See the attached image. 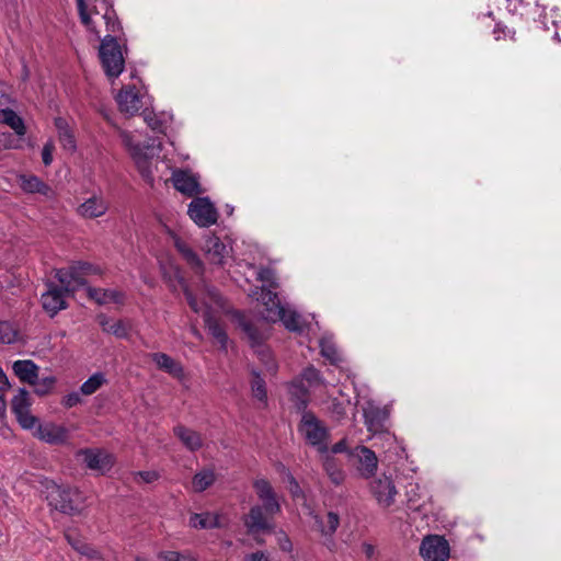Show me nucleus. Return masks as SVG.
<instances>
[{
  "label": "nucleus",
  "mask_w": 561,
  "mask_h": 561,
  "mask_svg": "<svg viewBox=\"0 0 561 561\" xmlns=\"http://www.w3.org/2000/svg\"><path fill=\"white\" fill-rule=\"evenodd\" d=\"M298 432L308 444L317 447L320 454L329 453V430L313 412H305L301 414Z\"/></svg>",
  "instance_id": "1"
},
{
  "label": "nucleus",
  "mask_w": 561,
  "mask_h": 561,
  "mask_svg": "<svg viewBox=\"0 0 561 561\" xmlns=\"http://www.w3.org/2000/svg\"><path fill=\"white\" fill-rule=\"evenodd\" d=\"M99 56L108 78H117L123 72L125 60L116 37L108 34L102 39Z\"/></svg>",
  "instance_id": "2"
},
{
  "label": "nucleus",
  "mask_w": 561,
  "mask_h": 561,
  "mask_svg": "<svg viewBox=\"0 0 561 561\" xmlns=\"http://www.w3.org/2000/svg\"><path fill=\"white\" fill-rule=\"evenodd\" d=\"M77 497H79L78 492L69 488H64L54 482L46 486L48 505L60 513L67 515L79 514L80 510L76 504Z\"/></svg>",
  "instance_id": "3"
},
{
  "label": "nucleus",
  "mask_w": 561,
  "mask_h": 561,
  "mask_svg": "<svg viewBox=\"0 0 561 561\" xmlns=\"http://www.w3.org/2000/svg\"><path fill=\"white\" fill-rule=\"evenodd\" d=\"M274 515L267 514L259 504L253 505L249 513L243 516V525L247 534L256 538L261 534H271L275 529ZM257 543L263 541L255 539Z\"/></svg>",
  "instance_id": "4"
},
{
  "label": "nucleus",
  "mask_w": 561,
  "mask_h": 561,
  "mask_svg": "<svg viewBox=\"0 0 561 561\" xmlns=\"http://www.w3.org/2000/svg\"><path fill=\"white\" fill-rule=\"evenodd\" d=\"M369 491L378 505L383 508L390 507L394 503L396 495L398 494L392 477L386 473L373 477L369 483Z\"/></svg>",
  "instance_id": "5"
},
{
  "label": "nucleus",
  "mask_w": 561,
  "mask_h": 561,
  "mask_svg": "<svg viewBox=\"0 0 561 561\" xmlns=\"http://www.w3.org/2000/svg\"><path fill=\"white\" fill-rule=\"evenodd\" d=\"M188 216L199 227H209L216 224L218 213L207 197H196L188 204Z\"/></svg>",
  "instance_id": "6"
},
{
  "label": "nucleus",
  "mask_w": 561,
  "mask_h": 561,
  "mask_svg": "<svg viewBox=\"0 0 561 561\" xmlns=\"http://www.w3.org/2000/svg\"><path fill=\"white\" fill-rule=\"evenodd\" d=\"M31 402L28 400V392L26 389L21 388L11 401L12 412L15 414L19 424L24 430H32L38 423V419L31 414Z\"/></svg>",
  "instance_id": "7"
},
{
  "label": "nucleus",
  "mask_w": 561,
  "mask_h": 561,
  "mask_svg": "<svg viewBox=\"0 0 561 561\" xmlns=\"http://www.w3.org/2000/svg\"><path fill=\"white\" fill-rule=\"evenodd\" d=\"M234 319L239 328L245 334L251 347L256 350V352L262 356V359L268 357V353L264 350V341L267 337L265 332L260 330L251 320L247 319V317L241 312H236Z\"/></svg>",
  "instance_id": "8"
},
{
  "label": "nucleus",
  "mask_w": 561,
  "mask_h": 561,
  "mask_svg": "<svg viewBox=\"0 0 561 561\" xmlns=\"http://www.w3.org/2000/svg\"><path fill=\"white\" fill-rule=\"evenodd\" d=\"M420 554L426 561H447L449 557L448 542L439 536H428L423 539Z\"/></svg>",
  "instance_id": "9"
},
{
  "label": "nucleus",
  "mask_w": 561,
  "mask_h": 561,
  "mask_svg": "<svg viewBox=\"0 0 561 561\" xmlns=\"http://www.w3.org/2000/svg\"><path fill=\"white\" fill-rule=\"evenodd\" d=\"M253 488L256 492L259 500L262 503L259 505L263 507V511L274 516L280 513L282 507L276 496V493L271 483L266 479L255 480L253 483Z\"/></svg>",
  "instance_id": "10"
},
{
  "label": "nucleus",
  "mask_w": 561,
  "mask_h": 561,
  "mask_svg": "<svg viewBox=\"0 0 561 561\" xmlns=\"http://www.w3.org/2000/svg\"><path fill=\"white\" fill-rule=\"evenodd\" d=\"M350 455L358 460L357 470L362 478L375 477L378 459L376 454L366 446L359 445L350 451Z\"/></svg>",
  "instance_id": "11"
},
{
  "label": "nucleus",
  "mask_w": 561,
  "mask_h": 561,
  "mask_svg": "<svg viewBox=\"0 0 561 561\" xmlns=\"http://www.w3.org/2000/svg\"><path fill=\"white\" fill-rule=\"evenodd\" d=\"M66 291L53 283L48 284V289L42 294L41 301L43 309L50 316H56L60 310L67 308L65 300Z\"/></svg>",
  "instance_id": "12"
},
{
  "label": "nucleus",
  "mask_w": 561,
  "mask_h": 561,
  "mask_svg": "<svg viewBox=\"0 0 561 561\" xmlns=\"http://www.w3.org/2000/svg\"><path fill=\"white\" fill-rule=\"evenodd\" d=\"M203 250L208 262L214 265L222 266L229 256L228 247L215 234L206 236Z\"/></svg>",
  "instance_id": "13"
},
{
  "label": "nucleus",
  "mask_w": 561,
  "mask_h": 561,
  "mask_svg": "<svg viewBox=\"0 0 561 561\" xmlns=\"http://www.w3.org/2000/svg\"><path fill=\"white\" fill-rule=\"evenodd\" d=\"M154 141L156 140L152 139V142H147V144L138 142V144L130 145L131 156L136 161V164H137V168H138L140 174L146 180H152V173H151L150 165H149L150 164L149 159L153 154V152H151L149 154L148 151L149 150L153 151Z\"/></svg>",
  "instance_id": "14"
},
{
  "label": "nucleus",
  "mask_w": 561,
  "mask_h": 561,
  "mask_svg": "<svg viewBox=\"0 0 561 561\" xmlns=\"http://www.w3.org/2000/svg\"><path fill=\"white\" fill-rule=\"evenodd\" d=\"M116 102L121 112L134 116L142 106L139 92L135 87L123 88L116 95Z\"/></svg>",
  "instance_id": "15"
},
{
  "label": "nucleus",
  "mask_w": 561,
  "mask_h": 561,
  "mask_svg": "<svg viewBox=\"0 0 561 561\" xmlns=\"http://www.w3.org/2000/svg\"><path fill=\"white\" fill-rule=\"evenodd\" d=\"M260 299L264 306L262 318L267 322H277V318H282L283 307L277 294L263 286Z\"/></svg>",
  "instance_id": "16"
},
{
  "label": "nucleus",
  "mask_w": 561,
  "mask_h": 561,
  "mask_svg": "<svg viewBox=\"0 0 561 561\" xmlns=\"http://www.w3.org/2000/svg\"><path fill=\"white\" fill-rule=\"evenodd\" d=\"M34 436L48 444H61L67 440L68 432L64 426L54 423L36 425Z\"/></svg>",
  "instance_id": "17"
},
{
  "label": "nucleus",
  "mask_w": 561,
  "mask_h": 561,
  "mask_svg": "<svg viewBox=\"0 0 561 561\" xmlns=\"http://www.w3.org/2000/svg\"><path fill=\"white\" fill-rule=\"evenodd\" d=\"M171 237L173 239L175 249L183 256L186 263L194 270L197 275L203 276L205 272V265L199 259L198 254L175 233H171Z\"/></svg>",
  "instance_id": "18"
},
{
  "label": "nucleus",
  "mask_w": 561,
  "mask_h": 561,
  "mask_svg": "<svg viewBox=\"0 0 561 561\" xmlns=\"http://www.w3.org/2000/svg\"><path fill=\"white\" fill-rule=\"evenodd\" d=\"M84 456V462L89 469L98 470L102 473L108 471L113 463L112 455L99 450V449H87L82 451Z\"/></svg>",
  "instance_id": "19"
},
{
  "label": "nucleus",
  "mask_w": 561,
  "mask_h": 561,
  "mask_svg": "<svg viewBox=\"0 0 561 561\" xmlns=\"http://www.w3.org/2000/svg\"><path fill=\"white\" fill-rule=\"evenodd\" d=\"M107 209V202L102 196L93 195L80 204L77 211L85 219H93L103 216Z\"/></svg>",
  "instance_id": "20"
},
{
  "label": "nucleus",
  "mask_w": 561,
  "mask_h": 561,
  "mask_svg": "<svg viewBox=\"0 0 561 561\" xmlns=\"http://www.w3.org/2000/svg\"><path fill=\"white\" fill-rule=\"evenodd\" d=\"M388 419V412L375 404L369 403L364 408V420L367 430L370 433H379L383 430Z\"/></svg>",
  "instance_id": "21"
},
{
  "label": "nucleus",
  "mask_w": 561,
  "mask_h": 561,
  "mask_svg": "<svg viewBox=\"0 0 561 561\" xmlns=\"http://www.w3.org/2000/svg\"><path fill=\"white\" fill-rule=\"evenodd\" d=\"M289 399L297 412L304 414L309 403V390L302 380L295 379L288 385Z\"/></svg>",
  "instance_id": "22"
},
{
  "label": "nucleus",
  "mask_w": 561,
  "mask_h": 561,
  "mask_svg": "<svg viewBox=\"0 0 561 561\" xmlns=\"http://www.w3.org/2000/svg\"><path fill=\"white\" fill-rule=\"evenodd\" d=\"M150 357L160 370L165 371L180 380L184 378L183 366L170 355L158 352L150 354Z\"/></svg>",
  "instance_id": "23"
},
{
  "label": "nucleus",
  "mask_w": 561,
  "mask_h": 561,
  "mask_svg": "<svg viewBox=\"0 0 561 561\" xmlns=\"http://www.w3.org/2000/svg\"><path fill=\"white\" fill-rule=\"evenodd\" d=\"M14 375L21 382L33 385L38 377L39 367L31 359H19L12 365Z\"/></svg>",
  "instance_id": "24"
},
{
  "label": "nucleus",
  "mask_w": 561,
  "mask_h": 561,
  "mask_svg": "<svg viewBox=\"0 0 561 561\" xmlns=\"http://www.w3.org/2000/svg\"><path fill=\"white\" fill-rule=\"evenodd\" d=\"M173 433L190 451H196L203 446L201 434L192 428L179 424L174 426Z\"/></svg>",
  "instance_id": "25"
},
{
  "label": "nucleus",
  "mask_w": 561,
  "mask_h": 561,
  "mask_svg": "<svg viewBox=\"0 0 561 561\" xmlns=\"http://www.w3.org/2000/svg\"><path fill=\"white\" fill-rule=\"evenodd\" d=\"M173 184L179 192L190 197L199 193L198 181L193 175L185 171H180L176 174H174Z\"/></svg>",
  "instance_id": "26"
},
{
  "label": "nucleus",
  "mask_w": 561,
  "mask_h": 561,
  "mask_svg": "<svg viewBox=\"0 0 561 561\" xmlns=\"http://www.w3.org/2000/svg\"><path fill=\"white\" fill-rule=\"evenodd\" d=\"M54 124L58 131V139L62 148L71 152L75 151L77 149V142L67 121L62 117H56L54 119Z\"/></svg>",
  "instance_id": "27"
},
{
  "label": "nucleus",
  "mask_w": 561,
  "mask_h": 561,
  "mask_svg": "<svg viewBox=\"0 0 561 561\" xmlns=\"http://www.w3.org/2000/svg\"><path fill=\"white\" fill-rule=\"evenodd\" d=\"M205 327L208 329L209 333L216 339L221 347L226 348L228 342V335L221 324L218 322L216 318L213 317L211 311L207 308L203 313Z\"/></svg>",
  "instance_id": "28"
},
{
  "label": "nucleus",
  "mask_w": 561,
  "mask_h": 561,
  "mask_svg": "<svg viewBox=\"0 0 561 561\" xmlns=\"http://www.w3.org/2000/svg\"><path fill=\"white\" fill-rule=\"evenodd\" d=\"M88 295L90 298L94 299L99 305H105L108 302L121 304L124 298L121 291L112 289H100L93 287H88Z\"/></svg>",
  "instance_id": "29"
},
{
  "label": "nucleus",
  "mask_w": 561,
  "mask_h": 561,
  "mask_svg": "<svg viewBox=\"0 0 561 561\" xmlns=\"http://www.w3.org/2000/svg\"><path fill=\"white\" fill-rule=\"evenodd\" d=\"M313 519L317 529L322 536H332L340 525V517L334 512H329L325 518H322L319 515H313Z\"/></svg>",
  "instance_id": "30"
},
{
  "label": "nucleus",
  "mask_w": 561,
  "mask_h": 561,
  "mask_svg": "<svg viewBox=\"0 0 561 561\" xmlns=\"http://www.w3.org/2000/svg\"><path fill=\"white\" fill-rule=\"evenodd\" d=\"M0 123L11 127L18 136H24L26 133L22 117L9 107L0 110Z\"/></svg>",
  "instance_id": "31"
},
{
  "label": "nucleus",
  "mask_w": 561,
  "mask_h": 561,
  "mask_svg": "<svg viewBox=\"0 0 561 561\" xmlns=\"http://www.w3.org/2000/svg\"><path fill=\"white\" fill-rule=\"evenodd\" d=\"M190 526L196 529L219 528V517L211 513H194L190 517Z\"/></svg>",
  "instance_id": "32"
},
{
  "label": "nucleus",
  "mask_w": 561,
  "mask_h": 561,
  "mask_svg": "<svg viewBox=\"0 0 561 561\" xmlns=\"http://www.w3.org/2000/svg\"><path fill=\"white\" fill-rule=\"evenodd\" d=\"M323 469L325 470L332 483H334L335 485H341L344 482L345 472L343 471L336 459L330 456L329 454H325Z\"/></svg>",
  "instance_id": "33"
},
{
  "label": "nucleus",
  "mask_w": 561,
  "mask_h": 561,
  "mask_svg": "<svg viewBox=\"0 0 561 561\" xmlns=\"http://www.w3.org/2000/svg\"><path fill=\"white\" fill-rule=\"evenodd\" d=\"M282 318H277V321H282L285 328L291 332H301V317L300 314L291 309L282 307Z\"/></svg>",
  "instance_id": "34"
},
{
  "label": "nucleus",
  "mask_w": 561,
  "mask_h": 561,
  "mask_svg": "<svg viewBox=\"0 0 561 561\" xmlns=\"http://www.w3.org/2000/svg\"><path fill=\"white\" fill-rule=\"evenodd\" d=\"M216 476L211 469H203L194 474L192 485L195 492H203L215 482Z\"/></svg>",
  "instance_id": "35"
},
{
  "label": "nucleus",
  "mask_w": 561,
  "mask_h": 561,
  "mask_svg": "<svg viewBox=\"0 0 561 561\" xmlns=\"http://www.w3.org/2000/svg\"><path fill=\"white\" fill-rule=\"evenodd\" d=\"M66 539L68 543L80 554L88 557L89 559H99L100 552L93 548L91 545L72 537L71 535L67 534Z\"/></svg>",
  "instance_id": "36"
},
{
  "label": "nucleus",
  "mask_w": 561,
  "mask_h": 561,
  "mask_svg": "<svg viewBox=\"0 0 561 561\" xmlns=\"http://www.w3.org/2000/svg\"><path fill=\"white\" fill-rule=\"evenodd\" d=\"M106 383L105 375L101 371L94 373L80 387V392L84 396H91Z\"/></svg>",
  "instance_id": "37"
},
{
  "label": "nucleus",
  "mask_w": 561,
  "mask_h": 561,
  "mask_svg": "<svg viewBox=\"0 0 561 561\" xmlns=\"http://www.w3.org/2000/svg\"><path fill=\"white\" fill-rule=\"evenodd\" d=\"M160 561H197V556L191 550H164L158 553Z\"/></svg>",
  "instance_id": "38"
},
{
  "label": "nucleus",
  "mask_w": 561,
  "mask_h": 561,
  "mask_svg": "<svg viewBox=\"0 0 561 561\" xmlns=\"http://www.w3.org/2000/svg\"><path fill=\"white\" fill-rule=\"evenodd\" d=\"M253 379L251 381V390L253 393V397L257 399L261 402L267 401V391H266V385L265 380L261 376L260 373L256 370L252 371Z\"/></svg>",
  "instance_id": "39"
},
{
  "label": "nucleus",
  "mask_w": 561,
  "mask_h": 561,
  "mask_svg": "<svg viewBox=\"0 0 561 561\" xmlns=\"http://www.w3.org/2000/svg\"><path fill=\"white\" fill-rule=\"evenodd\" d=\"M21 187L24 192L27 193H45L47 190V185L34 175H22Z\"/></svg>",
  "instance_id": "40"
},
{
  "label": "nucleus",
  "mask_w": 561,
  "mask_h": 561,
  "mask_svg": "<svg viewBox=\"0 0 561 561\" xmlns=\"http://www.w3.org/2000/svg\"><path fill=\"white\" fill-rule=\"evenodd\" d=\"M19 339V332L9 321H0V343L13 344Z\"/></svg>",
  "instance_id": "41"
},
{
  "label": "nucleus",
  "mask_w": 561,
  "mask_h": 561,
  "mask_svg": "<svg viewBox=\"0 0 561 561\" xmlns=\"http://www.w3.org/2000/svg\"><path fill=\"white\" fill-rule=\"evenodd\" d=\"M102 5L104 7V13L102 14V19L106 24V30L111 33H117L121 30V25L117 20L115 10L107 3Z\"/></svg>",
  "instance_id": "42"
},
{
  "label": "nucleus",
  "mask_w": 561,
  "mask_h": 561,
  "mask_svg": "<svg viewBox=\"0 0 561 561\" xmlns=\"http://www.w3.org/2000/svg\"><path fill=\"white\" fill-rule=\"evenodd\" d=\"M298 380L307 381L310 387L318 385H325V380L321 376V373L313 366H308L301 373V377Z\"/></svg>",
  "instance_id": "43"
},
{
  "label": "nucleus",
  "mask_w": 561,
  "mask_h": 561,
  "mask_svg": "<svg viewBox=\"0 0 561 561\" xmlns=\"http://www.w3.org/2000/svg\"><path fill=\"white\" fill-rule=\"evenodd\" d=\"M56 383V378L54 376H48V377H44L42 379H39L38 377L36 378V382H34L32 386L34 387V392L37 394V396H46L48 394L54 386Z\"/></svg>",
  "instance_id": "44"
},
{
  "label": "nucleus",
  "mask_w": 561,
  "mask_h": 561,
  "mask_svg": "<svg viewBox=\"0 0 561 561\" xmlns=\"http://www.w3.org/2000/svg\"><path fill=\"white\" fill-rule=\"evenodd\" d=\"M320 346L321 355L329 359L331 363L335 364L341 360V356L334 344L327 341H321Z\"/></svg>",
  "instance_id": "45"
},
{
  "label": "nucleus",
  "mask_w": 561,
  "mask_h": 561,
  "mask_svg": "<svg viewBox=\"0 0 561 561\" xmlns=\"http://www.w3.org/2000/svg\"><path fill=\"white\" fill-rule=\"evenodd\" d=\"M72 275V264L68 268H59L56 271V278L62 285L61 289L66 293H69V287L71 285V276Z\"/></svg>",
  "instance_id": "46"
},
{
  "label": "nucleus",
  "mask_w": 561,
  "mask_h": 561,
  "mask_svg": "<svg viewBox=\"0 0 561 561\" xmlns=\"http://www.w3.org/2000/svg\"><path fill=\"white\" fill-rule=\"evenodd\" d=\"M71 285L69 287V291H76L80 287H83L87 285V282L84 279V272H81L79 268H77V265L72 264V275H71Z\"/></svg>",
  "instance_id": "47"
},
{
  "label": "nucleus",
  "mask_w": 561,
  "mask_h": 561,
  "mask_svg": "<svg viewBox=\"0 0 561 561\" xmlns=\"http://www.w3.org/2000/svg\"><path fill=\"white\" fill-rule=\"evenodd\" d=\"M328 410L335 420H342L346 415V407L344 402L339 401L337 399L330 401Z\"/></svg>",
  "instance_id": "48"
},
{
  "label": "nucleus",
  "mask_w": 561,
  "mask_h": 561,
  "mask_svg": "<svg viewBox=\"0 0 561 561\" xmlns=\"http://www.w3.org/2000/svg\"><path fill=\"white\" fill-rule=\"evenodd\" d=\"M107 333L119 339H125L128 335V327L123 320L113 321L111 327L107 329Z\"/></svg>",
  "instance_id": "49"
},
{
  "label": "nucleus",
  "mask_w": 561,
  "mask_h": 561,
  "mask_svg": "<svg viewBox=\"0 0 561 561\" xmlns=\"http://www.w3.org/2000/svg\"><path fill=\"white\" fill-rule=\"evenodd\" d=\"M283 469H284V471H286V479L289 484L288 489H289L290 494L294 497L302 496V494H304L302 490H301L298 481L296 480V478L291 474L290 471L286 470L285 467H283Z\"/></svg>",
  "instance_id": "50"
},
{
  "label": "nucleus",
  "mask_w": 561,
  "mask_h": 561,
  "mask_svg": "<svg viewBox=\"0 0 561 561\" xmlns=\"http://www.w3.org/2000/svg\"><path fill=\"white\" fill-rule=\"evenodd\" d=\"M257 279L272 287L276 286L274 271L270 267H260L257 271Z\"/></svg>",
  "instance_id": "51"
},
{
  "label": "nucleus",
  "mask_w": 561,
  "mask_h": 561,
  "mask_svg": "<svg viewBox=\"0 0 561 561\" xmlns=\"http://www.w3.org/2000/svg\"><path fill=\"white\" fill-rule=\"evenodd\" d=\"M183 293L191 309L196 313L201 312L203 308L186 284H183Z\"/></svg>",
  "instance_id": "52"
},
{
  "label": "nucleus",
  "mask_w": 561,
  "mask_h": 561,
  "mask_svg": "<svg viewBox=\"0 0 561 561\" xmlns=\"http://www.w3.org/2000/svg\"><path fill=\"white\" fill-rule=\"evenodd\" d=\"M144 119L147 125L154 131H162L163 124L153 113H145Z\"/></svg>",
  "instance_id": "53"
},
{
  "label": "nucleus",
  "mask_w": 561,
  "mask_h": 561,
  "mask_svg": "<svg viewBox=\"0 0 561 561\" xmlns=\"http://www.w3.org/2000/svg\"><path fill=\"white\" fill-rule=\"evenodd\" d=\"M82 401L81 397H80V393L79 392H70L68 394H66L62 400H61V404L67 408V409H70V408H73L78 404H80Z\"/></svg>",
  "instance_id": "54"
},
{
  "label": "nucleus",
  "mask_w": 561,
  "mask_h": 561,
  "mask_svg": "<svg viewBox=\"0 0 561 561\" xmlns=\"http://www.w3.org/2000/svg\"><path fill=\"white\" fill-rule=\"evenodd\" d=\"M55 150V145L51 140H48L42 149V160L45 165H49L53 162V152Z\"/></svg>",
  "instance_id": "55"
},
{
  "label": "nucleus",
  "mask_w": 561,
  "mask_h": 561,
  "mask_svg": "<svg viewBox=\"0 0 561 561\" xmlns=\"http://www.w3.org/2000/svg\"><path fill=\"white\" fill-rule=\"evenodd\" d=\"M137 477H139L141 479V481L145 483H152L160 478V474L158 471L149 470V471L137 472Z\"/></svg>",
  "instance_id": "56"
},
{
  "label": "nucleus",
  "mask_w": 561,
  "mask_h": 561,
  "mask_svg": "<svg viewBox=\"0 0 561 561\" xmlns=\"http://www.w3.org/2000/svg\"><path fill=\"white\" fill-rule=\"evenodd\" d=\"M75 264L77 265V268H79L81 272H84V275L98 274L100 272L99 267L93 266L88 262L78 261L75 262Z\"/></svg>",
  "instance_id": "57"
},
{
  "label": "nucleus",
  "mask_w": 561,
  "mask_h": 561,
  "mask_svg": "<svg viewBox=\"0 0 561 561\" xmlns=\"http://www.w3.org/2000/svg\"><path fill=\"white\" fill-rule=\"evenodd\" d=\"M243 561H268V559L263 551H256L245 556Z\"/></svg>",
  "instance_id": "58"
},
{
  "label": "nucleus",
  "mask_w": 561,
  "mask_h": 561,
  "mask_svg": "<svg viewBox=\"0 0 561 561\" xmlns=\"http://www.w3.org/2000/svg\"><path fill=\"white\" fill-rule=\"evenodd\" d=\"M330 450L332 454H341L347 451L346 439H341L340 442L335 443Z\"/></svg>",
  "instance_id": "59"
},
{
  "label": "nucleus",
  "mask_w": 561,
  "mask_h": 561,
  "mask_svg": "<svg viewBox=\"0 0 561 561\" xmlns=\"http://www.w3.org/2000/svg\"><path fill=\"white\" fill-rule=\"evenodd\" d=\"M99 324L101 325L102 330L107 333V329L111 327L113 321L105 314H100L98 317Z\"/></svg>",
  "instance_id": "60"
},
{
  "label": "nucleus",
  "mask_w": 561,
  "mask_h": 561,
  "mask_svg": "<svg viewBox=\"0 0 561 561\" xmlns=\"http://www.w3.org/2000/svg\"><path fill=\"white\" fill-rule=\"evenodd\" d=\"M279 546H280L282 550L287 551V552L291 551V549H293L290 539L284 533H283V538L279 539Z\"/></svg>",
  "instance_id": "61"
},
{
  "label": "nucleus",
  "mask_w": 561,
  "mask_h": 561,
  "mask_svg": "<svg viewBox=\"0 0 561 561\" xmlns=\"http://www.w3.org/2000/svg\"><path fill=\"white\" fill-rule=\"evenodd\" d=\"M8 101V87L2 81H0V104L7 103Z\"/></svg>",
  "instance_id": "62"
},
{
  "label": "nucleus",
  "mask_w": 561,
  "mask_h": 561,
  "mask_svg": "<svg viewBox=\"0 0 561 561\" xmlns=\"http://www.w3.org/2000/svg\"><path fill=\"white\" fill-rule=\"evenodd\" d=\"M9 388H10L9 379H8L7 375L4 374V371L2 370V368L0 367V390H5Z\"/></svg>",
  "instance_id": "63"
},
{
  "label": "nucleus",
  "mask_w": 561,
  "mask_h": 561,
  "mask_svg": "<svg viewBox=\"0 0 561 561\" xmlns=\"http://www.w3.org/2000/svg\"><path fill=\"white\" fill-rule=\"evenodd\" d=\"M363 550H364L366 557L369 559L373 558L375 554V547L370 543H364Z\"/></svg>",
  "instance_id": "64"
}]
</instances>
